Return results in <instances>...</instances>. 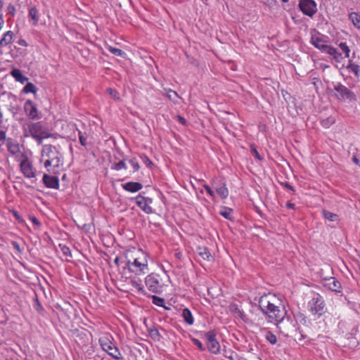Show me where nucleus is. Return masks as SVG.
Returning a JSON list of instances; mask_svg holds the SVG:
<instances>
[{"instance_id":"nucleus-1","label":"nucleus","mask_w":360,"mask_h":360,"mask_svg":"<svg viewBox=\"0 0 360 360\" xmlns=\"http://www.w3.org/2000/svg\"><path fill=\"white\" fill-rule=\"evenodd\" d=\"M259 306L262 312L271 320H281L286 315V310L281 301L274 294L262 295L259 298Z\"/></svg>"},{"instance_id":"nucleus-2","label":"nucleus","mask_w":360,"mask_h":360,"mask_svg":"<svg viewBox=\"0 0 360 360\" xmlns=\"http://www.w3.org/2000/svg\"><path fill=\"white\" fill-rule=\"evenodd\" d=\"M40 162L49 172L55 173L63 166L64 158L59 146L45 144L41 151Z\"/></svg>"},{"instance_id":"nucleus-3","label":"nucleus","mask_w":360,"mask_h":360,"mask_svg":"<svg viewBox=\"0 0 360 360\" xmlns=\"http://www.w3.org/2000/svg\"><path fill=\"white\" fill-rule=\"evenodd\" d=\"M125 266L129 272L141 276L148 272L147 255L141 250H129L125 253Z\"/></svg>"},{"instance_id":"nucleus-4","label":"nucleus","mask_w":360,"mask_h":360,"mask_svg":"<svg viewBox=\"0 0 360 360\" xmlns=\"http://www.w3.org/2000/svg\"><path fill=\"white\" fill-rule=\"evenodd\" d=\"M22 129L25 137L33 138L37 141L38 144H41L44 139L50 136L46 127L41 122H25L22 124Z\"/></svg>"},{"instance_id":"nucleus-5","label":"nucleus","mask_w":360,"mask_h":360,"mask_svg":"<svg viewBox=\"0 0 360 360\" xmlns=\"http://www.w3.org/2000/svg\"><path fill=\"white\" fill-rule=\"evenodd\" d=\"M98 343L102 349L115 360H123V356L116 346L112 336L105 333L98 339Z\"/></svg>"},{"instance_id":"nucleus-6","label":"nucleus","mask_w":360,"mask_h":360,"mask_svg":"<svg viewBox=\"0 0 360 360\" xmlns=\"http://www.w3.org/2000/svg\"><path fill=\"white\" fill-rule=\"evenodd\" d=\"M307 307L313 315H317L319 317L323 315L326 311V304L322 296L316 294L309 301Z\"/></svg>"},{"instance_id":"nucleus-7","label":"nucleus","mask_w":360,"mask_h":360,"mask_svg":"<svg viewBox=\"0 0 360 360\" xmlns=\"http://www.w3.org/2000/svg\"><path fill=\"white\" fill-rule=\"evenodd\" d=\"M146 285L148 289L154 293H160L162 291L163 285L161 283L160 276L151 274L146 278Z\"/></svg>"},{"instance_id":"nucleus-8","label":"nucleus","mask_w":360,"mask_h":360,"mask_svg":"<svg viewBox=\"0 0 360 360\" xmlns=\"http://www.w3.org/2000/svg\"><path fill=\"white\" fill-rule=\"evenodd\" d=\"M334 90L336 91L335 96L339 100L351 101L354 98V94L353 92L339 82L334 84Z\"/></svg>"},{"instance_id":"nucleus-9","label":"nucleus","mask_w":360,"mask_h":360,"mask_svg":"<svg viewBox=\"0 0 360 360\" xmlns=\"http://www.w3.org/2000/svg\"><path fill=\"white\" fill-rule=\"evenodd\" d=\"M299 8L304 15L309 17H312L317 11L316 3L314 0H300Z\"/></svg>"},{"instance_id":"nucleus-10","label":"nucleus","mask_w":360,"mask_h":360,"mask_svg":"<svg viewBox=\"0 0 360 360\" xmlns=\"http://www.w3.org/2000/svg\"><path fill=\"white\" fill-rule=\"evenodd\" d=\"M205 339L207 340V348L209 351L213 354H219L220 352V345L216 340V334L213 330L206 333Z\"/></svg>"},{"instance_id":"nucleus-11","label":"nucleus","mask_w":360,"mask_h":360,"mask_svg":"<svg viewBox=\"0 0 360 360\" xmlns=\"http://www.w3.org/2000/svg\"><path fill=\"white\" fill-rule=\"evenodd\" d=\"M310 43L323 53H331V51H333L331 49V46L327 45L326 44V41L319 35H312L310 39Z\"/></svg>"},{"instance_id":"nucleus-12","label":"nucleus","mask_w":360,"mask_h":360,"mask_svg":"<svg viewBox=\"0 0 360 360\" xmlns=\"http://www.w3.org/2000/svg\"><path fill=\"white\" fill-rule=\"evenodd\" d=\"M136 203L146 214H150L153 212V209L150 206V204L152 203L151 198L138 195L136 198Z\"/></svg>"},{"instance_id":"nucleus-13","label":"nucleus","mask_w":360,"mask_h":360,"mask_svg":"<svg viewBox=\"0 0 360 360\" xmlns=\"http://www.w3.org/2000/svg\"><path fill=\"white\" fill-rule=\"evenodd\" d=\"M272 321H276L277 323V328L280 330V332L283 334L284 336H289V333L290 332V329L292 328V323L289 319H285L283 318L281 320H271Z\"/></svg>"},{"instance_id":"nucleus-14","label":"nucleus","mask_w":360,"mask_h":360,"mask_svg":"<svg viewBox=\"0 0 360 360\" xmlns=\"http://www.w3.org/2000/svg\"><path fill=\"white\" fill-rule=\"evenodd\" d=\"M20 169L25 177L30 179L35 176L34 168L27 158L21 161Z\"/></svg>"},{"instance_id":"nucleus-15","label":"nucleus","mask_w":360,"mask_h":360,"mask_svg":"<svg viewBox=\"0 0 360 360\" xmlns=\"http://www.w3.org/2000/svg\"><path fill=\"white\" fill-rule=\"evenodd\" d=\"M24 110L27 115L32 120L39 118L37 105L31 100H27L24 104Z\"/></svg>"},{"instance_id":"nucleus-16","label":"nucleus","mask_w":360,"mask_h":360,"mask_svg":"<svg viewBox=\"0 0 360 360\" xmlns=\"http://www.w3.org/2000/svg\"><path fill=\"white\" fill-rule=\"evenodd\" d=\"M43 182L46 187L50 188H58L59 186L58 178L49 174H44Z\"/></svg>"},{"instance_id":"nucleus-17","label":"nucleus","mask_w":360,"mask_h":360,"mask_svg":"<svg viewBox=\"0 0 360 360\" xmlns=\"http://www.w3.org/2000/svg\"><path fill=\"white\" fill-rule=\"evenodd\" d=\"M122 188L129 192L135 193L140 191L143 186L139 182L130 181L122 185Z\"/></svg>"},{"instance_id":"nucleus-18","label":"nucleus","mask_w":360,"mask_h":360,"mask_svg":"<svg viewBox=\"0 0 360 360\" xmlns=\"http://www.w3.org/2000/svg\"><path fill=\"white\" fill-rule=\"evenodd\" d=\"M13 36L14 34L12 31L6 32L0 39V47L6 46L10 44L13 41Z\"/></svg>"},{"instance_id":"nucleus-19","label":"nucleus","mask_w":360,"mask_h":360,"mask_svg":"<svg viewBox=\"0 0 360 360\" xmlns=\"http://www.w3.org/2000/svg\"><path fill=\"white\" fill-rule=\"evenodd\" d=\"M326 285L328 288L333 291L340 292L341 288L340 283L335 280L334 278L331 277L327 280Z\"/></svg>"},{"instance_id":"nucleus-20","label":"nucleus","mask_w":360,"mask_h":360,"mask_svg":"<svg viewBox=\"0 0 360 360\" xmlns=\"http://www.w3.org/2000/svg\"><path fill=\"white\" fill-rule=\"evenodd\" d=\"M198 255L204 260L211 261L212 256L205 247H199L197 250Z\"/></svg>"},{"instance_id":"nucleus-21","label":"nucleus","mask_w":360,"mask_h":360,"mask_svg":"<svg viewBox=\"0 0 360 360\" xmlns=\"http://www.w3.org/2000/svg\"><path fill=\"white\" fill-rule=\"evenodd\" d=\"M8 150L12 155H17L20 152V145L17 141H10L7 143Z\"/></svg>"},{"instance_id":"nucleus-22","label":"nucleus","mask_w":360,"mask_h":360,"mask_svg":"<svg viewBox=\"0 0 360 360\" xmlns=\"http://www.w3.org/2000/svg\"><path fill=\"white\" fill-rule=\"evenodd\" d=\"M11 75L15 78L17 82L24 84L28 80V78L22 75L21 71L19 69H13L11 72Z\"/></svg>"},{"instance_id":"nucleus-23","label":"nucleus","mask_w":360,"mask_h":360,"mask_svg":"<svg viewBox=\"0 0 360 360\" xmlns=\"http://www.w3.org/2000/svg\"><path fill=\"white\" fill-rule=\"evenodd\" d=\"M182 316L187 324L190 326L193 324V317L191 311L188 309L185 308L183 309Z\"/></svg>"},{"instance_id":"nucleus-24","label":"nucleus","mask_w":360,"mask_h":360,"mask_svg":"<svg viewBox=\"0 0 360 360\" xmlns=\"http://www.w3.org/2000/svg\"><path fill=\"white\" fill-rule=\"evenodd\" d=\"M219 214L226 219H233V210L228 207H221L219 210Z\"/></svg>"},{"instance_id":"nucleus-25","label":"nucleus","mask_w":360,"mask_h":360,"mask_svg":"<svg viewBox=\"0 0 360 360\" xmlns=\"http://www.w3.org/2000/svg\"><path fill=\"white\" fill-rule=\"evenodd\" d=\"M216 192L222 199L226 198L229 195V190L225 184H221L217 187Z\"/></svg>"},{"instance_id":"nucleus-26","label":"nucleus","mask_w":360,"mask_h":360,"mask_svg":"<svg viewBox=\"0 0 360 360\" xmlns=\"http://www.w3.org/2000/svg\"><path fill=\"white\" fill-rule=\"evenodd\" d=\"M347 69L349 70L351 72H352L356 77H359L360 73V66L357 64H355L352 62V60H349V63L347 66Z\"/></svg>"},{"instance_id":"nucleus-27","label":"nucleus","mask_w":360,"mask_h":360,"mask_svg":"<svg viewBox=\"0 0 360 360\" xmlns=\"http://www.w3.org/2000/svg\"><path fill=\"white\" fill-rule=\"evenodd\" d=\"M349 19L352 22L353 25L360 29V15L356 12H353L349 15Z\"/></svg>"},{"instance_id":"nucleus-28","label":"nucleus","mask_w":360,"mask_h":360,"mask_svg":"<svg viewBox=\"0 0 360 360\" xmlns=\"http://www.w3.org/2000/svg\"><path fill=\"white\" fill-rule=\"evenodd\" d=\"M29 17L33 21V25H36L38 22V11L35 7H32L29 11Z\"/></svg>"},{"instance_id":"nucleus-29","label":"nucleus","mask_w":360,"mask_h":360,"mask_svg":"<svg viewBox=\"0 0 360 360\" xmlns=\"http://www.w3.org/2000/svg\"><path fill=\"white\" fill-rule=\"evenodd\" d=\"M111 169L116 171H120L121 169H127V167L125 163V160H120L118 162H115L112 164Z\"/></svg>"},{"instance_id":"nucleus-30","label":"nucleus","mask_w":360,"mask_h":360,"mask_svg":"<svg viewBox=\"0 0 360 360\" xmlns=\"http://www.w3.org/2000/svg\"><path fill=\"white\" fill-rule=\"evenodd\" d=\"M323 216L326 219H328L330 221H337L338 219V216L334 213H332L327 210L323 211Z\"/></svg>"},{"instance_id":"nucleus-31","label":"nucleus","mask_w":360,"mask_h":360,"mask_svg":"<svg viewBox=\"0 0 360 360\" xmlns=\"http://www.w3.org/2000/svg\"><path fill=\"white\" fill-rule=\"evenodd\" d=\"M152 300H153V303L154 304H155L157 306H159V307H164L166 309H169V308L166 307L164 305L165 300L163 298L159 297H158L156 295H153L152 296Z\"/></svg>"},{"instance_id":"nucleus-32","label":"nucleus","mask_w":360,"mask_h":360,"mask_svg":"<svg viewBox=\"0 0 360 360\" xmlns=\"http://www.w3.org/2000/svg\"><path fill=\"white\" fill-rule=\"evenodd\" d=\"M107 49L110 53L117 56L124 57L125 55V53L120 49L112 47L111 46H108Z\"/></svg>"},{"instance_id":"nucleus-33","label":"nucleus","mask_w":360,"mask_h":360,"mask_svg":"<svg viewBox=\"0 0 360 360\" xmlns=\"http://www.w3.org/2000/svg\"><path fill=\"white\" fill-rule=\"evenodd\" d=\"M33 301V307L38 313L41 314L44 309L41 303L39 302L37 295H35Z\"/></svg>"},{"instance_id":"nucleus-34","label":"nucleus","mask_w":360,"mask_h":360,"mask_svg":"<svg viewBox=\"0 0 360 360\" xmlns=\"http://www.w3.org/2000/svg\"><path fill=\"white\" fill-rule=\"evenodd\" d=\"M23 92L25 94L32 93L35 94L37 92L36 86L31 82H28L23 88Z\"/></svg>"},{"instance_id":"nucleus-35","label":"nucleus","mask_w":360,"mask_h":360,"mask_svg":"<svg viewBox=\"0 0 360 360\" xmlns=\"http://www.w3.org/2000/svg\"><path fill=\"white\" fill-rule=\"evenodd\" d=\"M149 335L150 338L154 340L158 341L160 339V333L155 328H153L149 330Z\"/></svg>"},{"instance_id":"nucleus-36","label":"nucleus","mask_w":360,"mask_h":360,"mask_svg":"<svg viewBox=\"0 0 360 360\" xmlns=\"http://www.w3.org/2000/svg\"><path fill=\"white\" fill-rule=\"evenodd\" d=\"M167 96L174 103L177 102V98H179L178 94L172 89L167 90Z\"/></svg>"},{"instance_id":"nucleus-37","label":"nucleus","mask_w":360,"mask_h":360,"mask_svg":"<svg viewBox=\"0 0 360 360\" xmlns=\"http://www.w3.org/2000/svg\"><path fill=\"white\" fill-rule=\"evenodd\" d=\"M342 53L345 54V57L348 58L349 56L350 49L348 46L345 42H341L339 45Z\"/></svg>"},{"instance_id":"nucleus-38","label":"nucleus","mask_w":360,"mask_h":360,"mask_svg":"<svg viewBox=\"0 0 360 360\" xmlns=\"http://www.w3.org/2000/svg\"><path fill=\"white\" fill-rule=\"evenodd\" d=\"M265 337L266 339L272 345L276 344L277 342L276 336L271 332H267Z\"/></svg>"},{"instance_id":"nucleus-39","label":"nucleus","mask_w":360,"mask_h":360,"mask_svg":"<svg viewBox=\"0 0 360 360\" xmlns=\"http://www.w3.org/2000/svg\"><path fill=\"white\" fill-rule=\"evenodd\" d=\"M129 162L133 167L134 172H136L139 169V168H140L139 164L136 158H131V159L129 160Z\"/></svg>"},{"instance_id":"nucleus-40","label":"nucleus","mask_w":360,"mask_h":360,"mask_svg":"<svg viewBox=\"0 0 360 360\" xmlns=\"http://www.w3.org/2000/svg\"><path fill=\"white\" fill-rule=\"evenodd\" d=\"M130 283L131 285L139 291L143 290V286L139 281L136 280H131Z\"/></svg>"},{"instance_id":"nucleus-41","label":"nucleus","mask_w":360,"mask_h":360,"mask_svg":"<svg viewBox=\"0 0 360 360\" xmlns=\"http://www.w3.org/2000/svg\"><path fill=\"white\" fill-rule=\"evenodd\" d=\"M331 49L333 50V51H331V53H328V54H329V55H330V56H333V58H334L335 60H338V59L341 57V55H342V54H341L340 53H338V51H337V49H335V48H333V47H332V46H331Z\"/></svg>"},{"instance_id":"nucleus-42","label":"nucleus","mask_w":360,"mask_h":360,"mask_svg":"<svg viewBox=\"0 0 360 360\" xmlns=\"http://www.w3.org/2000/svg\"><path fill=\"white\" fill-rule=\"evenodd\" d=\"M193 342L195 344V345H196L198 347L200 350L202 351L205 349V347H203L202 342L199 340L193 339Z\"/></svg>"},{"instance_id":"nucleus-43","label":"nucleus","mask_w":360,"mask_h":360,"mask_svg":"<svg viewBox=\"0 0 360 360\" xmlns=\"http://www.w3.org/2000/svg\"><path fill=\"white\" fill-rule=\"evenodd\" d=\"M61 250H62L63 255H65L66 257L71 256L70 250L67 246H65V245L62 246Z\"/></svg>"},{"instance_id":"nucleus-44","label":"nucleus","mask_w":360,"mask_h":360,"mask_svg":"<svg viewBox=\"0 0 360 360\" xmlns=\"http://www.w3.org/2000/svg\"><path fill=\"white\" fill-rule=\"evenodd\" d=\"M204 188L205 189L207 193L210 196H211L212 198H214V196H215L214 192L211 189V188L209 186L205 185Z\"/></svg>"},{"instance_id":"nucleus-45","label":"nucleus","mask_w":360,"mask_h":360,"mask_svg":"<svg viewBox=\"0 0 360 360\" xmlns=\"http://www.w3.org/2000/svg\"><path fill=\"white\" fill-rule=\"evenodd\" d=\"M141 158L143 163L146 164L148 167H150L153 165V162L147 156H142Z\"/></svg>"},{"instance_id":"nucleus-46","label":"nucleus","mask_w":360,"mask_h":360,"mask_svg":"<svg viewBox=\"0 0 360 360\" xmlns=\"http://www.w3.org/2000/svg\"><path fill=\"white\" fill-rule=\"evenodd\" d=\"M79 142L82 146L86 145V139L84 137V136L82 134L81 131L79 132Z\"/></svg>"},{"instance_id":"nucleus-47","label":"nucleus","mask_w":360,"mask_h":360,"mask_svg":"<svg viewBox=\"0 0 360 360\" xmlns=\"http://www.w3.org/2000/svg\"><path fill=\"white\" fill-rule=\"evenodd\" d=\"M107 91L112 97H114L115 98H118V97L117 96V93L116 91L112 89H108Z\"/></svg>"},{"instance_id":"nucleus-48","label":"nucleus","mask_w":360,"mask_h":360,"mask_svg":"<svg viewBox=\"0 0 360 360\" xmlns=\"http://www.w3.org/2000/svg\"><path fill=\"white\" fill-rule=\"evenodd\" d=\"M252 153L257 159L262 160V158H261L260 155L259 154V153L257 152V150H256V148H252Z\"/></svg>"},{"instance_id":"nucleus-49","label":"nucleus","mask_w":360,"mask_h":360,"mask_svg":"<svg viewBox=\"0 0 360 360\" xmlns=\"http://www.w3.org/2000/svg\"><path fill=\"white\" fill-rule=\"evenodd\" d=\"M30 219L31 221H32V223L37 226H39L40 225V222L39 221V220L34 216L32 217H30Z\"/></svg>"},{"instance_id":"nucleus-50","label":"nucleus","mask_w":360,"mask_h":360,"mask_svg":"<svg viewBox=\"0 0 360 360\" xmlns=\"http://www.w3.org/2000/svg\"><path fill=\"white\" fill-rule=\"evenodd\" d=\"M18 44L19 45H20V46H27V45L26 41L25 39H19L18 41Z\"/></svg>"},{"instance_id":"nucleus-51","label":"nucleus","mask_w":360,"mask_h":360,"mask_svg":"<svg viewBox=\"0 0 360 360\" xmlns=\"http://www.w3.org/2000/svg\"><path fill=\"white\" fill-rule=\"evenodd\" d=\"M285 188H287L288 189L290 190V191H294V188L290 184H288V182H285L284 184H282Z\"/></svg>"},{"instance_id":"nucleus-52","label":"nucleus","mask_w":360,"mask_h":360,"mask_svg":"<svg viewBox=\"0 0 360 360\" xmlns=\"http://www.w3.org/2000/svg\"><path fill=\"white\" fill-rule=\"evenodd\" d=\"M13 214L14 217H15L17 220L20 221V220L21 219L20 216V214H18V212H16V211H13Z\"/></svg>"},{"instance_id":"nucleus-53","label":"nucleus","mask_w":360,"mask_h":360,"mask_svg":"<svg viewBox=\"0 0 360 360\" xmlns=\"http://www.w3.org/2000/svg\"><path fill=\"white\" fill-rule=\"evenodd\" d=\"M295 204H294V203L288 202V203L286 204V207H287L288 208H290V209H294V208H295Z\"/></svg>"},{"instance_id":"nucleus-54","label":"nucleus","mask_w":360,"mask_h":360,"mask_svg":"<svg viewBox=\"0 0 360 360\" xmlns=\"http://www.w3.org/2000/svg\"><path fill=\"white\" fill-rule=\"evenodd\" d=\"M179 121L183 124H186V120L181 116L179 117Z\"/></svg>"},{"instance_id":"nucleus-55","label":"nucleus","mask_w":360,"mask_h":360,"mask_svg":"<svg viewBox=\"0 0 360 360\" xmlns=\"http://www.w3.org/2000/svg\"><path fill=\"white\" fill-rule=\"evenodd\" d=\"M119 260H120L119 257H116V258L115 259V260H114V263H115V264L118 265V264H119Z\"/></svg>"},{"instance_id":"nucleus-56","label":"nucleus","mask_w":360,"mask_h":360,"mask_svg":"<svg viewBox=\"0 0 360 360\" xmlns=\"http://www.w3.org/2000/svg\"><path fill=\"white\" fill-rule=\"evenodd\" d=\"M353 161L356 163V164H358L359 163V160L356 158H353Z\"/></svg>"},{"instance_id":"nucleus-57","label":"nucleus","mask_w":360,"mask_h":360,"mask_svg":"<svg viewBox=\"0 0 360 360\" xmlns=\"http://www.w3.org/2000/svg\"><path fill=\"white\" fill-rule=\"evenodd\" d=\"M1 134H2V135H0V139H4V138H5V134H4V132H2V133H1Z\"/></svg>"},{"instance_id":"nucleus-58","label":"nucleus","mask_w":360,"mask_h":360,"mask_svg":"<svg viewBox=\"0 0 360 360\" xmlns=\"http://www.w3.org/2000/svg\"><path fill=\"white\" fill-rule=\"evenodd\" d=\"M226 356L228 357L229 359H230L231 360H233V356L232 355Z\"/></svg>"},{"instance_id":"nucleus-59","label":"nucleus","mask_w":360,"mask_h":360,"mask_svg":"<svg viewBox=\"0 0 360 360\" xmlns=\"http://www.w3.org/2000/svg\"><path fill=\"white\" fill-rule=\"evenodd\" d=\"M323 124L324 126H326V125L328 124V122H326V121H323Z\"/></svg>"},{"instance_id":"nucleus-60","label":"nucleus","mask_w":360,"mask_h":360,"mask_svg":"<svg viewBox=\"0 0 360 360\" xmlns=\"http://www.w3.org/2000/svg\"><path fill=\"white\" fill-rule=\"evenodd\" d=\"M14 246H15V248H18V247H19V246H18V245L16 243H14Z\"/></svg>"},{"instance_id":"nucleus-61","label":"nucleus","mask_w":360,"mask_h":360,"mask_svg":"<svg viewBox=\"0 0 360 360\" xmlns=\"http://www.w3.org/2000/svg\"><path fill=\"white\" fill-rule=\"evenodd\" d=\"M283 3H287L289 1V0H281Z\"/></svg>"}]
</instances>
